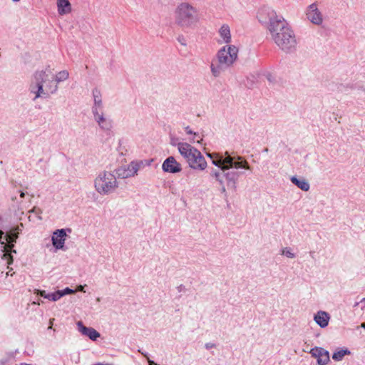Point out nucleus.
Masks as SVG:
<instances>
[{"label":"nucleus","mask_w":365,"mask_h":365,"mask_svg":"<svg viewBox=\"0 0 365 365\" xmlns=\"http://www.w3.org/2000/svg\"><path fill=\"white\" fill-rule=\"evenodd\" d=\"M257 17L267 27L271 39L282 51L287 53L296 51L297 37L282 15L271 7L263 6L259 9Z\"/></svg>","instance_id":"1"},{"label":"nucleus","mask_w":365,"mask_h":365,"mask_svg":"<svg viewBox=\"0 0 365 365\" xmlns=\"http://www.w3.org/2000/svg\"><path fill=\"white\" fill-rule=\"evenodd\" d=\"M58 86L53 80V74L48 68L36 71L32 76L29 85V91L34 94V100L38 98H47L55 94Z\"/></svg>","instance_id":"2"},{"label":"nucleus","mask_w":365,"mask_h":365,"mask_svg":"<svg viewBox=\"0 0 365 365\" xmlns=\"http://www.w3.org/2000/svg\"><path fill=\"white\" fill-rule=\"evenodd\" d=\"M175 24L182 29H192L199 21L197 9L188 2H181L174 11Z\"/></svg>","instance_id":"3"},{"label":"nucleus","mask_w":365,"mask_h":365,"mask_svg":"<svg viewBox=\"0 0 365 365\" xmlns=\"http://www.w3.org/2000/svg\"><path fill=\"white\" fill-rule=\"evenodd\" d=\"M177 148L180 155L185 159L189 167L196 170H204L207 167V161L201 152L185 142H180Z\"/></svg>","instance_id":"4"},{"label":"nucleus","mask_w":365,"mask_h":365,"mask_svg":"<svg viewBox=\"0 0 365 365\" xmlns=\"http://www.w3.org/2000/svg\"><path fill=\"white\" fill-rule=\"evenodd\" d=\"M240 175V172L230 170L227 166H223L222 170L213 169L210 173V176L219 183L223 194L227 192L226 187L232 191L236 190Z\"/></svg>","instance_id":"5"},{"label":"nucleus","mask_w":365,"mask_h":365,"mask_svg":"<svg viewBox=\"0 0 365 365\" xmlns=\"http://www.w3.org/2000/svg\"><path fill=\"white\" fill-rule=\"evenodd\" d=\"M95 190L101 195L113 193L119 187L116 176L112 172L103 170L100 172L93 181Z\"/></svg>","instance_id":"6"},{"label":"nucleus","mask_w":365,"mask_h":365,"mask_svg":"<svg viewBox=\"0 0 365 365\" xmlns=\"http://www.w3.org/2000/svg\"><path fill=\"white\" fill-rule=\"evenodd\" d=\"M238 51V48L235 45H225L217 53L218 63L224 65L225 68L232 66L237 59Z\"/></svg>","instance_id":"7"},{"label":"nucleus","mask_w":365,"mask_h":365,"mask_svg":"<svg viewBox=\"0 0 365 365\" xmlns=\"http://www.w3.org/2000/svg\"><path fill=\"white\" fill-rule=\"evenodd\" d=\"M23 227L24 225L20 223L6 233L0 231V243L4 245L1 251H13L11 249L14 246V242H16V240Z\"/></svg>","instance_id":"8"},{"label":"nucleus","mask_w":365,"mask_h":365,"mask_svg":"<svg viewBox=\"0 0 365 365\" xmlns=\"http://www.w3.org/2000/svg\"><path fill=\"white\" fill-rule=\"evenodd\" d=\"M141 166V163L132 161L128 165L120 166L114 170L116 178L127 179L138 175Z\"/></svg>","instance_id":"9"},{"label":"nucleus","mask_w":365,"mask_h":365,"mask_svg":"<svg viewBox=\"0 0 365 365\" xmlns=\"http://www.w3.org/2000/svg\"><path fill=\"white\" fill-rule=\"evenodd\" d=\"M92 114L94 121L102 131L110 132L112 130L113 127V120L104 113V110L96 112Z\"/></svg>","instance_id":"10"},{"label":"nucleus","mask_w":365,"mask_h":365,"mask_svg":"<svg viewBox=\"0 0 365 365\" xmlns=\"http://www.w3.org/2000/svg\"><path fill=\"white\" fill-rule=\"evenodd\" d=\"M305 14L307 20L313 24L320 26L323 24V14L318 9L316 3H313L307 6Z\"/></svg>","instance_id":"11"},{"label":"nucleus","mask_w":365,"mask_h":365,"mask_svg":"<svg viewBox=\"0 0 365 365\" xmlns=\"http://www.w3.org/2000/svg\"><path fill=\"white\" fill-rule=\"evenodd\" d=\"M226 156L225 157L224 162L227 163V167H228L229 169L230 168H235V169H240L243 168L245 170H250V166L248 163V162L245 160L241 156H230L227 154V153H225Z\"/></svg>","instance_id":"12"},{"label":"nucleus","mask_w":365,"mask_h":365,"mask_svg":"<svg viewBox=\"0 0 365 365\" xmlns=\"http://www.w3.org/2000/svg\"><path fill=\"white\" fill-rule=\"evenodd\" d=\"M71 233V230L68 229H58L55 230L51 237V241L53 247L56 250H63L64 247L65 241L67 237V233Z\"/></svg>","instance_id":"13"},{"label":"nucleus","mask_w":365,"mask_h":365,"mask_svg":"<svg viewBox=\"0 0 365 365\" xmlns=\"http://www.w3.org/2000/svg\"><path fill=\"white\" fill-rule=\"evenodd\" d=\"M162 169L165 173L175 174L182 171V165L173 156H170L163 161Z\"/></svg>","instance_id":"14"},{"label":"nucleus","mask_w":365,"mask_h":365,"mask_svg":"<svg viewBox=\"0 0 365 365\" xmlns=\"http://www.w3.org/2000/svg\"><path fill=\"white\" fill-rule=\"evenodd\" d=\"M310 354L317 359L319 365H326L330 361L329 353L322 347H314L311 349Z\"/></svg>","instance_id":"15"},{"label":"nucleus","mask_w":365,"mask_h":365,"mask_svg":"<svg viewBox=\"0 0 365 365\" xmlns=\"http://www.w3.org/2000/svg\"><path fill=\"white\" fill-rule=\"evenodd\" d=\"M219 38L217 43L220 44L232 45V35L230 26L222 24L218 31Z\"/></svg>","instance_id":"16"},{"label":"nucleus","mask_w":365,"mask_h":365,"mask_svg":"<svg viewBox=\"0 0 365 365\" xmlns=\"http://www.w3.org/2000/svg\"><path fill=\"white\" fill-rule=\"evenodd\" d=\"M92 98L93 101V103L91 107L92 113L104 110L102 93L100 89L98 88H94L92 90Z\"/></svg>","instance_id":"17"},{"label":"nucleus","mask_w":365,"mask_h":365,"mask_svg":"<svg viewBox=\"0 0 365 365\" xmlns=\"http://www.w3.org/2000/svg\"><path fill=\"white\" fill-rule=\"evenodd\" d=\"M79 332L86 336H88L92 341L97 340L100 337V333L92 327H85L81 321L76 323Z\"/></svg>","instance_id":"18"},{"label":"nucleus","mask_w":365,"mask_h":365,"mask_svg":"<svg viewBox=\"0 0 365 365\" xmlns=\"http://www.w3.org/2000/svg\"><path fill=\"white\" fill-rule=\"evenodd\" d=\"M329 319V314L324 311H319L314 317L315 322L322 328L328 326Z\"/></svg>","instance_id":"19"},{"label":"nucleus","mask_w":365,"mask_h":365,"mask_svg":"<svg viewBox=\"0 0 365 365\" xmlns=\"http://www.w3.org/2000/svg\"><path fill=\"white\" fill-rule=\"evenodd\" d=\"M57 7L58 14L61 16L71 11V5L68 0H57Z\"/></svg>","instance_id":"20"},{"label":"nucleus","mask_w":365,"mask_h":365,"mask_svg":"<svg viewBox=\"0 0 365 365\" xmlns=\"http://www.w3.org/2000/svg\"><path fill=\"white\" fill-rule=\"evenodd\" d=\"M290 180L294 185L303 191H308L310 188L309 182L303 178H298L296 176H292Z\"/></svg>","instance_id":"21"},{"label":"nucleus","mask_w":365,"mask_h":365,"mask_svg":"<svg viewBox=\"0 0 365 365\" xmlns=\"http://www.w3.org/2000/svg\"><path fill=\"white\" fill-rule=\"evenodd\" d=\"M69 78V73L66 70H63L58 72L56 75H53L54 82L56 83V85L61 82L66 81Z\"/></svg>","instance_id":"22"},{"label":"nucleus","mask_w":365,"mask_h":365,"mask_svg":"<svg viewBox=\"0 0 365 365\" xmlns=\"http://www.w3.org/2000/svg\"><path fill=\"white\" fill-rule=\"evenodd\" d=\"M207 156L212 159V163L220 168L219 170H222V167L223 166H227V163H225L224 162L225 158H223L222 156L219 157V158H217L216 159L213 158H214V154L208 153Z\"/></svg>","instance_id":"23"},{"label":"nucleus","mask_w":365,"mask_h":365,"mask_svg":"<svg viewBox=\"0 0 365 365\" xmlns=\"http://www.w3.org/2000/svg\"><path fill=\"white\" fill-rule=\"evenodd\" d=\"M350 351L347 349H340V350H338L336 351H335L333 355H332V359L334 360V361H341L342 360V359L344 358V356L345 355H349L350 354Z\"/></svg>","instance_id":"24"},{"label":"nucleus","mask_w":365,"mask_h":365,"mask_svg":"<svg viewBox=\"0 0 365 365\" xmlns=\"http://www.w3.org/2000/svg\"><path fill=\"white\" fill-rule=\"evenodd\" d=\"M223 68H225L224 65L220 64L218 63L217 65L214 64L213 63L210 65V70L212 76L214 77H218L222 72Z\"/></svg>","instance_id":"25"},{"label":"nucleus","mask_w":365,"mask_h":365,"mask_svg":"<svg viewBox=\"0 0 365 365\" xmlns=\"http://www.w3.org/2000/svg\"><path fill=\"white\" fill-rule=\"evenodd\" d=\"M11 252H3L1 256V260L5 262V264H7V267L9 268V265L11 264L13 262V257L11 255Z\"/></svg>","instance_id":"26"},{"label":"nucleus","mask_w":365,"mask_h":365,"mask_svg":"<svg viewBox=\"0 0 365 365\" xmlns=\"http://www.w3.org/2000/svg\"><path fill=\"white\" fill-rule=\"evenodd\" d=\"M61 297H62V294L60 293V290H58L55 292L48 294L47 299L56 302Z\"/></svg>","instance_id":"27"},{"label":"nucleus","mask_w":365,"mask_h":365,"mask_svg":"<svg viewBox=\"0 0 365 365\" xmlns=\"http://www.w3.org/2000/svg\"><path fill=\"white\" fill-rule=\"evenodd\" d=\"M29 213H34L36 215L38 220H41L42 210L36 206H34L31 210L29 211Z\"/></svg>","instance_id":"28"},{"label":"nucleus","mask_w":365,"mask_h":365,"mask_svg":"<svg viewBox=\"0 0 365 365\" xmlns=\"http://www.w3.org/2000/svg\"><path fill=\"white\" fill-rule=\"evenodd\" d=\"M75 291L68 288V287H66V289H64L63 290H60V293L62 294V297L66 295V294H73L74 293Z\"/></svg>","instance_id":"29"},{"label":"nucleus","mask_w":365,"mask_h":365,"mask_svg":"<svg viewBox=\"0 0 365 365\" xmlns=\"http://www.w3.org/2000/svg\"><path fill=\"white\" fill-rule=\"evenodd\" d=\"M178 41L182 45V46H187V40L183 36H179L178 37Z\"/></svg>","instance_id":"30"},{"label":"nucleus","mask_w":365,"mask_h":365,"mask_svg":"<svg viewBox=\"0 0 365 365\" xmlns=\"http://www.w3.org/2000/svg\"><path fill=\"white\" fill-rule=\"evenodd\" d=\"M185 130L187 135L193 134L194 135H197V133L192 132V130L190 129V128L189 126L185 127Z\"/></svg>","instance_id":"31"},{"label":"nucleus","mask_w":365,"mask_h":365,"mask_svg":"<svg viewBox=\"0 0 365 365\" xmlns=\"http://www.w3.org/2000/svg\"><path fill=\"white\" fill-rule=\"evenodd\" d=\"M37 292L40 296L43 297L45 299H47L48 294H46L44 290H38Z\"/></svg>","instance_id":"32"},{"label":"nucleus","mask_w":365,"mask_h":365,"mask_svg":"<svg viewBox=\"0 0 365 365\" xmlns=\"http://www.w3.org/2000/svg\"><path fill=\"white\" fill-rule=\"evenodd\" d=\"M282 254H285V255L289 258H294L295 257L294 252H282Z\"/></svg>","instance_id":"33"},{"label":"nucleus","mask_w":365,"mask_h":365,"mask_svg":"<svg viewBox=\"0 0 365 365\" xmlns=\"http://www.w3.org/2000/svg\"><path fill=\"white\" fill-rule=\"evenodd\" d=\"M205 347L207 349H210L215 347V344H213V343H206L205 345Z\"/></svg>","instance_id":"34"},{"label":"nucleus","mask_w":365,"mask_h":365,"mask_svg":"<svg viewBox=\"0 0 365 365\" xmlns=\"http://www.w3.org/2000/svg\"><path fill=\"white\" fill-rule=\"evenodd\" d=\"M138 351L140 352L142 355H143L147 359L148 361V359H150L148 357V354L147 353L141 352L140 350H139Z\"/></svg>","instance_id":"35"},{"label":"nucleus","mask_w":365,"mask_h":365,"mask_svg":"<svg viewBox=\"0 0 365 365\" xmlns=\"http://www.w3.org/2000/svg\"><path fill=\"white\" fill-rule=\"evenodd\" d=\"M83 289H84V286L79 285V286L78 287L77 290H78V291H81V292H84Z\"/></svg>","instance_id":"36"},{"label":"nucleus","mask_w":365,"mask_h":365,"mask_svg":"<svg viewBox=\"0 0 365 365\" xmlns=\"http://www.w3.org/2000/svg\"><path fill=\"white\" fill-rule=\"evenodd\" d=\"M148 364L149 365H158V364H155V362L150 359H148Z\"/></svg>","instance_id":"37"},{"label":"nucleus","mask_w":365,"mask_h":365,"mask_svg":"<svg viewBox=\"0 0 365 365\" xmlns=\"http://www.w3.org/2000/svg\"><path fill=\"white\" fill-rule=\"evenodd\" d=\"M54 321V319H50V326L48 327V329H52V325H53V322Z\"/></svg>","instance_id":"38"},{"label":"nucleus","mask_w":365,"mask_h":365,"mask_svg":"<svg viewBox=\"0 0 365 365\" xmlns=\"http://www.w3.org/2000/svg\"><path fill=\"white\" fill-rule=\"evenodd\" d=\"M93 365H113L112 364H102V363H96Z\"/></svg>","instance_id":"39"},{"label":"nucleus","mask_w":365,"mask_h":365,"mask_svg":"<svg viewBox=\"0 0 365 365\" xmlns=\"http://www.w3.org/2000/svg\"><path fill=\"white\" fill-rule=\"evenodd\" d=\"M24 196H25V192H21V193H20V197H21V198H23V197H24Z\"/></svg>","instance_id":"40"},{"label":"nucleus","mask_w":365,"mask_h":365,"mask_svg":"<svg viewBox=\"0 0 365 365\" xmlns=\"http://www.w3.org/2000/svg\"><path fill=\"white\" fill-rule=\"evenodd\" d=\"M5 364H6V361H0V364L1 365H5Z\"/></svg>","instance_id":"41"},{"label":"nucleus","mask_w":365,"mask_h":365,"mask_svg":"<svg viewBox=\"0 0 365 365\" xmlns=\"http://www.w3.org/2000/svg\"><path fill=\"white\" fill-rule=\"evenodd\" d=\"M361 327L362 328L365 329V322H364V323H362V324H361Z\"/></svg>","instance_id":"42"},{"label":"nucleus","mask_w":365,"mask_h":365,"mask_svg":"<svg viewBox=\"0 0 365 365\" xmlns=\"http://www.w3.org/2000/svg\"><path fill=\"white\" fill-rule=\"evenodd\" d=\"M13 1H15V2H18V1H19L20 0H13Z\"/></svg>","instance_id":"43"},{"label":"nucleus","mask_w":365,"mask_h":365,"mask_svg":"<svg viewBox=\"0 0 365 365\" xmlns=\"http://www.w3.org/2000/svg\"><path fill=\"white\" fill-rule=\"evenodd\" d=\"M364 300H365V298H364Z\"/></svg>","instance_id":"44"}]
</instances>
